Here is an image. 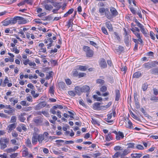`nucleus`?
<instances>
[{
  "label": "nucleus",
  "instance_id": "nucleus-55",
  "mask_svg": "<svg viewBox=\"0 0 158 158\" xmlns=\"http://www.w3.org/2000/svg\"><path fill=\"white\" fill-rule=\"evenodd\" d=\"M128 125L127 127L128 128H129L130 129L133 128V127L132 126V123L130 120H129L128 121Z\"/></svg>",
  "mask_w": 158,
  "mask_h": 158
},
{
  "label": "nucleus",
  "instance_id": "nucleus-31",
  "mask_svg": "<svg viewBox=\"0 0 158 158\" xmlns=\"http://www.w3.org/2000/svg\"><path fill=\"white\" fill-rule=\"evenodd\" d=\"M73 19H69L68 22V24L67 26L69 28L70 27H73L72 24H73Z\"/></svg>",
  "mask_w": 158,
  "mask_h": 158
},
{
  "label": "nucleus",
  "instance_id": "nucleus-33",
  "mask_svg": "<svg viewBox=\"0 0 158 158\" xmlns=\"http://www.w3.org/2000/svg\"><path fill=\"white\" fill-rule=\"evenodd\" d=\"M135 104L136 109H138L140 108V105L139 103L138 102L137 99H136L135 97L134 96Z\"/></svg>",
  "mask_w": 158,
  "mask_h": 158
},
{
  "label": "nucleus",
  "instance_id": "nucleus-17",
  "mask_svg": "<svg viewBox=\"0 0 158 158\" xmlns=\"http://www.w3.org/2000/svg\"><path fill=\"white\" fill-rule=\"evenodd\" d=\"M25 114V113H21L20 115H19V119L21 122H24V121L25 120L26 118L24 117V116Z\"/></svg>",
  "mask_w": 158,
  "mask_h": 158
},
{
  "label": "nucleus",
  "instance_id": "nucleus-35",
  "mask_svg": "<svg viewBox=\"0 0 158 158\" xmlns=\"http://www.w3.org/2000/svg\"><path fill=\"white\" fill-rule=\"evenodd\" d=\"M64 142V140H58L56 141V144L58 147L61 146L62 145L61 143H63Z\"/></svg>",
  "mask_w": 158,
  "mask_h": 158
},
{
  "label": "nucleus",
  "instance_id": "nucleus-20",
  "mask_svg": "<svg viewBox=\"0 0 158 158\" xmlns=\"http://www.w3.org/2000/svg\"><path fill=\"white\" fill-rule=\"evenodd\" d=\"M16 127V125L15 123H13L9 125L8 127L9 128L8 131L9 132H10L11 131Z\"/></svg>",
  "mask_w": 158,
  "mask_h": 158
},
{
  "label": "nucleus",
  "instance_id": "nucleus-30",
  "mask_svg": "<svg viewBox=\"0 0 158 158\" xmlns=\"http://www.w3.org/2000/svg\"><path fill=\"white\" fill-rule=\"evenodd\" d=\"M105 11H104L106 16L109 19H110L111 18V15H109V9L106 8L105 9Z\"/></svg>",
  "mask_w": 158,
  "mask_h": 158
},
{
  "label": "nucleus",
  "instance_id": "nucleus-56",
  "mask_svg": "<svg viewBox=\"0 0 158 158\" xmlns=\"http://www.w3.org/2000/svg\"><path fill=\"white\" fill-rule=\"evenodd\" d=\"M42 135H43L44 137L46 139H48V138H49V137L48 136V133L47 132H45Z\"/></svg>",
  "mask_w": 158,
  "mask_h": 158
},
{
  "label": "nucleus",
  "instance_id": "nucleus-62",
  "mask_svg": "<svg viewBox=\"0 0 158 158\" xmlns=\"http://www.w3.org/2000/svg\"><path fill=\"white\" fill-rule=\"evenodd\" d=\"M18 155L17 153H14L10 155V157L11 158H15Z\"/></svg>",
  "mask_w": 158,
  "mask_h": 158
},
{
  "label": "nucleus",
  "instance_id": "nucleus-11",
  "mask_svg": "<svg viewBox=\"0 0 158 158\" xmlns=\"http://www.w3.org/2000/svg\"><path fill=\"white\" fill-rule=\"evenodd\" d=\"M75 93L78 95L81 94V93L82 92L81 88L79 86H76L75 88Z\"/></svg>",
  "mask_w": 158,
  "mask_h": 158
},
{
  "label": "nucleus",
  "instance_id": "nucleus-6",
  "mask_svg": "<svg viewBox=\"0 0 158 158\" xmlns=\"http://www.w3.org/2000/svg\"><path fill=\"white\" fill-rule=\"evenodd\" d=\"M110 11L112 15L114 17L116 16L118 14L117 11L114 7H110Z\"/></svg>",
  "mask_w": 158,
  "mask_h": 158
},
{
  "label": "nucleus",
  "instance_id": "nucleus-7",
  "mask_svg": "<svg viewBox=\"0 0 158 158\" xmlns=\"http://www.w3.org/2000/svg\"><path fill=\"white\" fill-rule=\"evenodd\" d=\"M100 103L99 102H96L94 103L93 105V109L95 110H101L100 106Z\"/></svg>",
  "mask_w": 158,
  "mask_h": 158
},
{
  "label": "nucleus",
  "instance_id": "nucleus-37",
  "mask_svg": "<svg viewBox=\"0 0 158 158\" xmlns=\"http://www.w3.org/2000/svg\"><path fill=\"white\" fill-rule=\"evenodd\" d=\"M129 151L128 149H125L123 152V153L121 155V157H123L124 156L127 154L129 152Z\"/></svg>",
  "mask_w": 158,
  "mask_h": 158
},
{
  "label": "nucleus",
  "instance_id": "nucleus-25",
  "mask_svg": "<svg viewBox=\"0 0 158 158\" xmlns=\"http://www.w3.org/2000/svg\"><path fill=\"white\" fill-rule=\"evenodd\" d=\"M112 103L111 102H109L107 105L104 106H101V109H102L103 110L106 109L110 107Z\"/></svg>",
  "mask_w": 158,
  "mask_h": 158
},
{
  "label": "nucleus",
  "instance_id": "nucleus-58",
  "mask_svg": "<svg viewBox=\"0 0 158 158\" xmlns=\"http://www.w3.org/2000/svg\"><path fill=\"white\" fill-rule=\"evenodd\" d=\"M13 51L15 52V53L18 54L19 52V50L18 49L17 47H14L13 48Z\"/></svg>",
  "mask_w": 158,
  "mask_h": 158
},
{
  "label": "nucleus",
  "instance_id": "nucleus-15",
  "mask_svg": "<svg viewBox=\"0 0 158 158\" xmlns=\"http://www.w3.org/2000/svg\"><path fill=\"white\" fill-rule=\"evenodd\" d=\"M77 70L81 71H85L87 70V67L85 66L78 65L77 66Z\"/></svg>",
  "mask_w": 158,
  "mask_h": 158
},
{
  "label": "nucleus",
  "instance_id": "nucleus-63",
  "mask_svg": "<svg viewBox=\"0 0 158 158\" xmlns=\"http://www.w3.org/2000/svg\"><path fill=\"white\" fill-rule=\"evenodd\" d=\"M150 100L152 101H157L158 100V97L153 96L151 97Z\"/></svg>",
  "mask_w": 158,
  "mask_h": 158
},
{
  "label": "nucleus",
  "instance_id": "nucleus-49",
  "mask_svg": "<svg viewBox=\"0 0 158 158\" xmlns=\"http://www.w3.org/2000/svg\"><path fill=\"white\" fill-rule=\"evenodd\" d=\"M19 126L21 127L22 129L24 131H26V130H27V129L26 127V126L25 125L23 124H20L19 125Z\"/></svg>",
  "mask_w": 158,
  "mask_h": 158
},
{
  "label": "nucleus",
  "instance_id": "nucleus-36",
  "mask_svg": "<svg viewBox=\"0 0 158 158\" xmlns=\"http://www.w3.org/2000/svg\"><path fill=\"white\" fill-rule=\"evenodd\" d=\"M96 83L98 84H99L101 85H102L105 83V81L104 80L101 79H98L96 80Z\"/></svg>",
  "mask_w": 158,
  "mask_h": 158
},
{
  "label": "nucleus",
  "instance_id": "nucleus-29",
  "mask_svg": "<svg viewBox=\"0 0 158 158\" xmlns=\"http://www.w3.org/2000/svg\"><path fill=\"white\" fill-rule=\"evenodd\" d=\"M74 10L73 8L69 9V11L67 12L64 15V17H67L69 15L73 13Z\"/></svg>",
  "mask_w": 158,
  "mask_h": 158
},
{
  "label": "nucleus",
  "instance_id": "nucleus-9",
  "mask_svg": "<svg viewBox=\"0 0 158 158\" xmlns=\"http://www.w3.org/2000/svg\"><path fill=\"white\" fill-rule=\"evenodd\" d=\"M32 142L33 144H35L37 142V137L36 134H33L32 138Z\"/></svg>",
  "mask_w": 158,
  "mask_h": 158
},
{
  "label": "nucleus",
  "instance_id": "nucleus-27",
  "mask_svg": "<svg viewBox=\"0 0 158 158\" xmlns=\"http://www.w3.org/2000/svg\"><path fill=\"white\" fill-rule=\"evenodd\" d=\"M132 157L135 158H139L142 156V153L132 154L131 155Z\"/></svg>",
  "mask_w": 158,
  "mask_h": 158
},
{
  "label": "nucleus",
  "instance_id": "nucleus-61",
  "mask_svg": "<svg viewBox=\"0 0 158 158\" xmlns=\"http://www.w3.org/2000/svg\"><path fill=\"white\" fill-rule=\"evenodd\" d=\"M86 75L85 73H79L78 74V78H80L81 77H84Z\"/></svg>",
  "mask_w": 158,
  "mask_h": 158
},
{
  "label": "nucleus",
  "instance_id": "nucleus-41",
  "mask_svg": "<svg viewBox=\"0 0 158 158\" xmlns=\"http://www.w3.org/2000/svg\"><path fill=\"white\" fill-rule=\"evenodd\" d=\"M148 87V85L147 84L144 83L142 85V88L144 91L146 90Z\"/></svg>",
  "mask_w": 158,
  "mask_h": 158
},
{
  "label": "nucleus",
  "instance_id": "nucleus-45",
  "mask_svg": "<svg viewBox=\"0 0 158 158\" xmlns=\"http://www.w3.org/2000/svg\"><path fill=\"white\" fill-rule=\"evenodd\" d=\"M25 150L23 151V156H27L28 154V152L27 151V148H25Z\"/></svg>",
  "mask_w": 158,
  "mask_h": 158
},
{
  "label": "nucleus",
  "instance_id": "nucleus-19",
  "mask_svg": "<svg viewBox=\"0 0 158 158\" xmlns=\"http://www.w3.org/2000/svg\"><path fill=\"white\" fill-rule=\"evenodd\" d=\"M124 42L127 46H130V40L128 36H125Z\"/></svg>",
  "mask_w": 158,
  "mask_h": 158
},
{
  "label": "nucleus",
  "instance_id": "nucleus-48",
  "mask_svg": "<svg viewBox=\"0 0 158 158\" xmlns=\"http://www.w3.org/2000/svg\"><path fill=\"white\" fill-rule=\"evenodd\" d=\"M101 30L102 32L106 35H108V33L107 31L104 27H102L101 28Z\"/></svg>",
  "mask_w": 158,
  "mask_h": 158
},
{
  "label": "nucleus",
  "instance_id": "nucleus-1",
  "mask_svg": "<svg viewBox=\"0 0 158 158\" xmlns=\"http://www.w3.org/2000/svg\"><path fill=\"white\" fill-rule=\"evenodd\" d=\"M83 50L86 53V56L88 57H92L94 54L93 51L90 48L87 46H84L83 47Z\"/></svg>",
  "mask_w": 158,
  "mask_h": 158
},
{
  "label": "nucleus",
  "instance_id": "nucleus-44",
  "mask_svg": "<svg viewBox=\"0 0 158 158\" xmlns=\"http://www.w3.org/2000/svg\"><path fill=\"white\" fill-rule=\"evenodd\" d=\"M135 144L133 143H129L127 144V148H134V147Z\"/></svg>",
  "mask_w": 158,
  "mask_h": 158
},
{
  "label": "nucleus",
  "instance_id": "nucleus-43",
  "mask_svg": "<svg viewBox=\"0 0 158 158\" xmlns=\"http://www.w3.org/2000/svg\"><path fill=\"white\" fill-rule=\"evenodd\" d=\"M26 143L27 144V146H28V147H31V142L29 139H27Z\"/></svg>",
  "mask_w": 158,
  "mask_h": 158
},
{
  "label": "nucleus",
  "instance_id": "nucleus-50",
  "mask_svg": "<svg viewBox=\"0 0 158 158\" xmlns=\"http://www.w3.org/2000/svg\"><path fill=\"white\" fill-rule=\"evenodd\" d=\"M118 52H121L124 50V48L122 46H119L118 47Z\"/></svg>",
  "mask_w": 158,
  "mask_h": 158
},
{
  "label": "nucleus",
  "instance_id": "nucleus-60",
  "mask_svg": "<svg viewBox=\"0 0 158 158\" xmlns=\"http://www.w3.org/2000/svg\"><path fill=\"white\" fill-rule=\"evenodd\" d=\"M114 34L115 35V37H116L118 40H120V38L118 33L116 32H114Z\"/></svg>",
  "mask_w": 158,
  "mask_h": 158
},
{
  "label": "nucleus",
  "instance_id": "nucleus-3",
  "mask_svg": "<svg viewBox=\"0 0 158 158\" xmlns=\"http://www.w3.org/2000/svg\"><path fill=\"white\" fill-rule=\"evenodd\" d=\"M47 104L46 102L44 101L41 102L36 105L35 107V109L36 110H38L45 107Z\"/></svg>",
  "mask_w": 158,
  "mask_h": 158
},
{
  "label": "nucleus",
  "instance_id": "nucleus-59",
  "mask_svg": "<svg viewBox=\"0 0 158 158\" xmlns=\"http://www.w3.org/2000/svg\"><path fill=\"white\" fill-rule=\"evenodd\" d=\"M120 153L119 152H116L114 155L113 156V158H116L120 156Z\"/></svg>",
  "mask_w": 158,
  "mask_h": 158
},
{
  "label": "nucleus",
  "instance_id": "nucleus-24",
  "mask_svg": "<svg viewBox=\"0 0 158 158\" xmlns=\"http://www.w3.org/2000/svg\"><path fill=\"white\" fill-rule=\"evenodd\" d=\"M44 6L45 9L48 11H50L52 9L53 7L51 5H49L47 4H45L44 5Z\"/></svg>",
  "mask_w": 158,
  "mask_h": 158
},
{
  "label": "nucleus",
  "instance_id": "nucleus-2",
  "mask_svg": "<svg viewBox=\"0 0 158 158\" xmlns=\"http://www.w3.org/2000/svg\"><path fill=\"white\" fill-rule=\"evenodd\" d=\"M9 142V139L5 138L2 139L0 142L1 149L2 150H3L7 147V145L8 144Z\"/></svg>",
  "mask_w": 158,
  "mask_h": 158
},
{
  "label": "nucleus",
  "instance_id": "nucleus-52",
  "mask_svg": "<svg viewBox=\"0 0 158 158\" xmlns=\"http://www.w3.org/2000/svg\"><path fill=\"white\" fill-rule=\"evenodd\" d=\"M112 132L116 135V137L117 140H119L120 139V137L118 135V132H117L116 131H114Z\"/></svg>",
  "mask_w": 158,
  "mask_h": 158
},
{
  "label": "nucleus",
  "instance_id": "nucleus-4",
  "mask_svg": "<svg viewBox=\"0 0 158 158\" xmlns=\"http://www.w3.org/2000/svg\"><path fill=\"white\" fill-rule=\"evenodd\" d=\"M143 67L145 69H149L152 67H155V64H153V62L145 63L143 65Z\"/></svg>",
  "mask_w": 158,
  "mask_h": 158
},
{
  "label": "nucleus",
  "instance_id": "nucleus-46",
  "mask_svg": "<svg viewBox=\"0 0 158 158\" xmlns=\"http://www.w3.org/2000/svg\"><path fill=\"white\" fill-rule=\"evenodd\" d=\"M107 89V88L106 86H102L100 89V90L103 92H104L106 91Z\"/></svg>",
  "mask_w": 158,
  "mask_h": 158
},
{
  "label": "nucleus",
  "instance_id": "nucleus-32",
  "mask_svg": "<svg viewBox=\"0 0 158 158\" xmlns=\"http://www.w3.org/2000/svg\"><path fill=\"white\" fill-rule=\"evenodd\" d=\"M54 90L53 86H51L50 87L49 90V93L51 94V96L52 97H53V95H54Z\"/></svg>",
  "mask_w": 158,
  "mask_h": 158
},
{
  "label": "nucleus",
  "instance_id": "nucleus-26",
  "mask_svg": "<svg viewBox=\"0 0 158 158\" xmlns=\"http://www.w3.org/2000/svg\"><path fill=\"white\" fill-rule=\"evenodd\" d=\"M58 85L59 88L60 89H63L65 88V83L63 82H60L59 83Z\"/></svg>",
  "mask_w": 158,
  "mask_h": 158
},
{
  "label": "nucleus",
  "instance_id": "nucleus-13",
  "mask_svg": "<svg viewBox=\"0 0 158 158\" xmlns=\"http://www.w3.org/2000/svg\"><path fill=\"white\" fill-rule=\"evenodd\" d=\"M81 88L82 92H89L90 90L89 87L87 85H84Z\"/></svg>",
  "mask_w": 158,
  "mask_h": 158
},
{
  "label": "nucleus",
  "instance_id": "nucleus-8",
  "mask_svg": "<svg viewBox=\"0 0 158 158\" xmlns=\"http://www.w3.org/2000/svg\"><path fill=\"white\" fill-rule=\"evenodd\" d=\"M100 65L101 67L103 68H105L107 67V64L104 59L103 58L101 60L100 62Z\"/></svg>",
  "mask_w": 158,
  "mask_h": 158
},
{
  "label": "nucleus",
  "instance_id": "nucleus-38",
  "mask_svg": "<svg viewBox=\"0 0 158 158\" xmlns=\"http://www.w3.org/2000/svg\"><path fill=\"white\" fill-rule=\"evenodd\" d=\"M52 108L55 109H56L57 108H58L60 109H62L63 108L62 106L60 105H56L53 106Z\"/></svg>",
  "mask_w": 158,
  "mask_h": 158
},
{
  "label": "nucleus",
  "instance_id": "nucleus-28",
  "mask_svg": "<svg viewBox=\"0 0 158 158\" xmlns=\"http://www.w3.org/2000/svg\"><path fill=\"white\" fill-rule=\"evenodd\" d=\"M19 17L20 18H19L18 19V20H19L20 22L22 24L26 23L27 22V20L23 17L19 16Z\"/></svg>",
  "mask_w": 158,
  "mask_h": 158
},
{
  "label": "nucleus",
  "instance_id": "nucleus-21",
  "mask_svg": "<svg viewBox=\"0 0 158 158\" xmlns=\"http://www.w3.org/2000/svg\"><path fill=\"white\" fill-rule=\"evenodd\" d=\"M106 25L107 28L110 31H111L113 30V27L112 24L110 21H108L106 23Z\"/></svg>",
  "mask_w": 158,
  "mask_h": 158
},
{
  "label": "nucleus",
  "instance_id": "nucleus-54",
  "mask_svg": "<svg viewBox=\"0 0 158 158\" xmlns=\"http://www.w3.org/2000/svg\"><path fill=\"white\" fill-rule=\"evenodd\" d=\"M68 94L70 95L73 97L75 96L76 94L75 92L72 91H68Z\"/></svg>",
  "mask_w": 158,
  "mask_h": 158
},
{
  "label": "nucleus",
  "instance_id": "nucleus-18",
  "mask_svg": "<svg viewBox=\"0 0 158 158\" xmlns=\"http://www.w3.org/2000/svg\"><path fill=\"white\" fill-rule=\"evenodd\" d=\"M4 112L5 113L8 114L10 115L14 114L15 112V110L13 109H10L9 110H5Z\"/></svg>",
  "mask_w": 158,
  "mask_h": 158
},
{
  "label": "nucleus",
  "instance_id": "nucleus-53",
  "mask_svg": "<svg viewBox=\"0 0 158 158\" xmlns=\"http://www.w3.org/2000/svg\"><path fill=\"white\" fill-rule=\"evenodd\" d=\"M16 121V117L15 116H12L11 118V121L12 123H14Z\"/></svg>",
  "mask_w": 158,
  "mask_h": 158
},
{
  "label": "nucleus",
  "instance_id": "nucleus-16",
  "mask_svg": "<svg viewBox=\"0 0 158 158\" xmlns=\"http://www.w3.org/2000/svg\"><path fill=\"white\" fill-rule=\"evenodd\" d=\"M115 93L116 95L115 100L118 101L119 100L120 97L119 90L118 89H116L115 90Z\"/></svg>",
  "mask_w": 158,
  "mask_h": 158
},
{
  "label": "nucleus",
  "instance_id": "nucleus-51",
  "mask_svg": "<svg viewBox=\"0 0 158 158\" xmlns=\"http://www.w3.org/2000/svg\"><path fill=\"white\" fill-rule=\"evenodd\" d=\"M140 111L143 113L144 114L146 117L148 116V115L147 113L144 109L143 108H142L140 109Z\"/></svg>",
  "mask_w": 158,
  "mask_h": 158
},
{
  "label": "nucleus",
  "instance_id": "nucleus-22",
  "mask_svg": "<svg viewBox=\"0 0 158 158\" xmlns=\"http://www.w3.org/2000/svg\"><path fill=\"white\" fill-rule=\"evenodd\" d=\"M150 72L152 74H158V68H155L150 70Z\"/></svg>",
  "mask_w": 158,
  "mask_h": 158
},
{
  "label": "nucleus",
  "instance_id": "nucleus-34",
  "mask_svg": "<svg viewBox=\"0 0 158 158\" xmlns=\"http://www.w3.org/2000/svg\"><path fill=\"white\" fill-rule=\"evenodd\" d=\"M9 82V80L7 77H6L4 81V82L2 83V86L3 87H5L6 85V84Z\"/></svg>",
  "mask_w": 158,
  "mask_h": 158
},
{
  "label": "nucleus",
  "instance_id": "nucleus-12",
  "mask_svg": "<svg viewBox=\"0 0 158 158\" xmlns=\"http://www.w3.org/2000/svg\"><path fill=\"white\" fill-rule=\"evenodd\" d=\"M19 18V16H15L14 18H11L10 20V24H14L15 23L17 20H18V19Z\"/></svg>",
  "mask_w": 158,
  "mask_h": 158
},
{
  "label": "nucleus",
  "instance_id": "nucleus-40",
  "mask_svg": "<svg viewBox=\"0 0 158 158\" xmlns=\"http://www.w3.org/2000/svg\"><path fill=\"white\" fill-rule=\"evenodd\" d=\"M90 44L91 45L94 46L95 48H98V46L97 45L96 43L92 41H90L89 42Z\"/></svg>",
  "mask_w": 158,
  "mask_h": 158
},
{
  "label": "nucleus",
  "instance_id": "nucleus-14",
  "mask_svg": "<svg viewBox=\"0 0 158 158\" xmlns=\"http://www.w3.org/2000/svg\"><path fill=\"white\" fill-rule=\"evenodd\" d=\"M140 28V31L145 37H148V34L147 33L146 30L144 28L143 26H142Z\"/></svg>",
  "mask_w": 158,
  "mask_h": 158
},
{
  "label": "nucleus",
  "instance_id": "nucleus-5",
  "mask_svg": "<svg viewBox=\"0 0 158 158\" xmlns=\"http://www.w3.org/2000/svg\"><path fill=\"white\" fill-rule=\"evenodd\" d=\"M37 137L38 141L40 143H42L43 140L45 141L46 142L48 141V140L44 137L42 134H39Z\"/></svg>",
  "mask_w": 158,
  "mask_h": 158
},
{
  "label": "nucleus",
  "instance_id": "nucleus-57",
  "mask_svg": "<svg viewBox=\"0 0 158 158\" xmlns=\"http://www.w3.org/2000/svg\"><path fill=\"white\" fill-rule=\"evenodd\" d=\"M101 155V153L99 152H98L95 153L93 154L92 155L93 156L94 158H96L98 156Z\"/></svg>",
  "mask_w": 158,
  "mask_h": 158
},
{
  "label": "nucleus",
  "instance_id": "nucleus-47",
  "mask_svg": "<svg viewBox=\"0 0 158 158\" xmlns=\"http://www.w3.org/2000/svg\"><path fill=\"white\" fill-rule=\"evenodd\" d=\"M150 35L151 38V39L153 40H154L155 39V34L152 31H150Z\"/></svg>",
  "mask_w": 158,
  "mask_h": 158
},
{
  "label": "nucleus",
  "instance_id": "nucleus-10",
  "mask_svg": "<svg viewBox=\"0 0 158 158\" xmlns=\"http://www.w3.org/2000/svg\"><path fill=\"white\" fill-rule=\"evenodd\" d=\"M34 122L37 125H40L42 122V120L40 118L37 117L33 119Z\"/></svg>",
  "mask_w": 158,
  "mask_h": 158
},
{
  "label": "nucleus",
  "instance_id": "nucleus-42",
  "mask_svg": "<svg viewBox=\"0 0 158 158\" xmlns=\"http://www.w3.org/2000/svg\"><path fill=\"white\" fill-rule=\"evenodd\" d=\"M3 25L4 26H7L10 24V20H5L3 22Z\"/></svg>",
  "mask_w": 158,
  "mask_h": 158
},
{
  "label": "nucleus",
  "instance_id": "nucleus-39",
  "mask_svg": "<svg viewBox=\"0 0 158 158\" xmlns=\"http://www.w3.org/2000/svg\"><path fill=\"white\" fill-rule=\"evenodd\" d=\"M106 141H109L110 139L112 140L113 139V138L111 137V133L108 134L106 138Z\"/></svg>",
  "mask_w": 158,
  "mask_h": 158
},
{
  "label": "nucleus",
  "instance_id": "nucleus-23",
  "mask_svg": "<svg viewBox=\"0 0 158 158\" xmlns=\"http://www.w3.org/2000/svg\"><path fill=\"white\" fill-rule=\"evenodd\" d=\"M142 76V74L140 71H138L135 73L133 75L134 78H138Z\"/></svg>",
  "mask_w": 158,
  "mask_h": 158
},
{
  "label": "nucleus",
  "instance_id": "nucleus-64",
  "mask_svg": "<svg viewBox=\"0 0 158 158\" xmlns=\"http://www.w3.org/2000/svg\"><path fill=\"white\" fill-rule=\"evenodd\" d=\"M154 94L155 95H158V90L156 88H153V89Z\"/></svg>",
  "mask_w": 158,
  "mask_h": 158
}]
</instances>
